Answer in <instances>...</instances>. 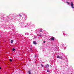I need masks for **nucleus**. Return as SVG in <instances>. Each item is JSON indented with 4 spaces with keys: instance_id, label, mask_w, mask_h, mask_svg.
<instances>
[{
    "instance_id": "obj_11",
    "label": "nucleus",
    "mask_w": 74,
    "mask_h": 74,
    "mask_svg": "<svg viewBox=\"0 0 74 74\" xmlns=\"http://www.w3.org/2000/svg\"><path fill=\"white\" fill-rule=\"evenodd\" d=\"M30 71H29L28 72V73H29H29H30Z\"/></svg>"
},
{
    "instance_id": "obj_8",
    "label": "nucleus",
    "mask_w": 74,
    "mask_h": 74,
    "mask_svg": "<svg viewBox=\"0 0 74 74\" xmlns=\"http://www.w3.org/2000/svg\"><path fill=\"white\" fill-rule=\"evenodd\" d=\"M40 32H42V30H40L39 31Z\"/></svg>"
},
{
    "instance_id": "obj_10",
    "label": "nucleus",
    "mask_w": 74,
    "mask_h": 74,
    "mask_svg": "<svg viewBox=\"0 0 74 74\" xmlns=\"http://www.w3.org/2000/svg\"><path fill=\"white\" fill-rule=\"evenodd\" d=\"M60 58L61 59H62L63 58V57H62V56H61V57H60Z\"/></svg>"
},
{
    "instance_id": "obj_4",
    "label": "nucleus",
    "mask_w": 74,
    "mask_h": 74,
    "mask_svg": "<svg viewBox=\"0 0 74 74\" xmlns=\"http://www.w3.org/2000/svg\"><path fill=\"white\" fill-rule=\"evenodd\" d=\"M33 43L34 45H36V44H37V43L35 41H33Z\"/></svg>"
},
{
    "instance_id": "obj_18",
    "label": "nucleus",
    "mask_w": 74,
    "mask_h": 74,
    "mask_svg": "<svg viewBox=\"0 0 74 74\" xmlns=\"http://www.w3.org/2000/svg\"><path fill=\"white\" fill-rule=\"evenodd\" d=\"M29 74H32V73L30 72V73H29Z\"/></svg>"
},
{
    "instance_id": "obj_15",
    "label": "nucleus",
    "mask_w": 74,
    "mask_h": 74,
    "mask_svg": "<svg viewBox=\"0 0 74 74\" xmlns=\"http://www.w3.org/2000/svg\"><path fill=\"white\" fill-rule=\"evenodd\" d=\"M20 16H21V17L22 16V15H21V14H19Z\"/></svg>"
},
{
    "instance_id": "obj_2",
    "label": "nucleus",
    "mask_w": 74,
    "mask_h": 74,
    "mask_svg": "<svg viewBox=\"0 0 74 74\" xmlns=\"http://www.w3.org/2000/svg\"><path fill=\"white\" fill-rule=\"evenodd\" d=\"M54 38H55L54 37H52L50 38V40H51V41H52L53 40H54Z\"/></svg>"
},
{
    "instance_id": "obj_3",
    "label": "nucleus",
    "mask_w": 74,
    "mask_h": 74,
    "mask_svg": "<svg viewBox=\"0 0 74 74\" xmlns=\"http://www.w3.org/2000/svg\"><path fill=\"white\" fill-rule=\"evenodd\" d=\"M45 67H46V68H48V67H49V65L48 64L45 65Z\"/></svg>"
},
{
    "instance_id": "obj_16",
    "label": "nucleus",
    "mask_w": 74,
    "mask_h": 74,
    "mask_svg": "<svg viewBox=\"0 0 74 74\" xmlns=\"http://www.w3.org/2000/svg\"><path fill=\"white\" fill-rule=\"evenodd\" d=\"M67 4H70V3H69V2H67Z\"/></svg>"
},
{
    "instance_id": "obj_19",
    "label": "nucleus",
    "mask_w": 74,
    "mask_h": 74,
    "mask_svg": "<svg viewBox=\"0 0 74 74\" xmlns=\"http://www.w3.org/2000/svg\"><path fill=\"white\" fill-rule=\"evenodd\" d=\"M39 36H40V37H41L42 36L41 35H40Z\"/></svg>"
},
{
    "instance_id": "obj_7",
    "label": "nucleus",
    "mask_w": 74,
    "mask_h": 74,
    "mask_svg": "<svg viewBox=\"0 0 74 74\" xmlns=\"http://www.w3.org/2000/svg\"><path fill=\"white\" fill-rule=\"evenodd\" d=\"M15 48H13L12 49V51H15Z\"/></svg>"
},
{
    "instance_id": "obj_5",
    "label": "nucleus",
    "mask_w": 74,
    "mask_h": 74,
    "mask_svg": "<svg viewBox=\"0 0 74 74\" xmlns=\"http://www.w3.org/2000/svg\"><path fill=\"white\" fill-rule=\"evenodd\" d=\"M57 58H60V57L59 56H57Z\"/></svg>"
},
{
    "instance_id": "obj_14",
    "label": "nucleus",
    "mask_w": 74,
    "mask_h": 74,
    "mask_svg": "<svg viewBox=\"0 0 74 74\" xmlns=\"http://www.w3.org/2000/svg\"><path fill=\"white\" fill-rule=\"evenodd\" d=\"M45 40L44 41L43 43H45Z\"/></svg>"
},
{
    "instance_id": "obj_13",
    "label": "nucleus",
    "mask_w": 74,
    "mask_h": 74,
    "mask_svg": "<svg viewBox=\"0 0 74 74\" xmlns=\"http://www.w3.org/2000/svg\"><path fill=\"white\" fill-rule=\"evenodd\" d=\"M30 51H32V49L30 48Z\"/></svg>"
},
{
    "instance_id": "obj_6",
    "label": "nucleus",
    "mask_w": 74,
    "mask_h": 74,
    "mask_svg": "<svg viewBox=\"0 0 74 74\" xmlns=\"http://www.w3.org/2000/svg\"><path fill=\"white\" fill-rule=\"evenodd\" d=\"M13 40H11V43H13Z\"/></svg>"
},
{
    "instance_id": "obj_20",
    "label": "nucleus",
    "mask_w": 74,
    "mask_h": 74,
    "mask_svg": "<svg viewBox=\"0 0 74 74\" xmlns=\"http://www.w3.org/2000/svg\"><path fill=\"white\" fill-rule=\"evenodd\" d=\"M1 67H0V69H1Z\"/></svg>"
},
{
    "instance_id": "obj_9",
    "label": "nucleus",
    "mask_w": 74,
    "mask_h": 74,
    "mask_svg": "<svg viewBox=\"0 0 74 74\" xmlns=\"http://www.w3.org/2000/svg\"><path fill=\"white\" fill-rule=\"evenodd\" d=\"M9 60L10 62H12V59H9Z\"/></svg>"
},
{
    "instance_id": "obj_1",
    "label": "nucleus",
    "mask_w": 74,
    "mask_h": 74,
    "mask_svg": "<svg viewBox=\"0 0 74 74\" xmlns=\"http://www.w3.org/2000/svg\"><path fill=\"white\" fill-rule=\"evenodd\" d=\"M73 5H74V4L72 2H71V7H72V8H74V7H73Z\"/></svg>"
},
{
    "instance_id": "obj_17",
    "label": "nucleus",
    "mask_w": 74,
    "mask_h": 74,
    "mask_svg": "<svg viewBox=\"0 0 74 74\" xmlns=\"http://www.w3.org/2000/svg\"><path fill=\"white\" fill-rule=\"evenodd\" d=\"M47 72H49V71L47 70Z\"/></svg>"
},
{
    "instance_id": "obj_12",
    "label": "nucleus",
    "mask_w": 74,
    "mask_h": 74,
    "mask_svg": "<svg viewBox=\"0 0 74 74\" xmlns=\"http://www.w3.org/2000/svg\"><path fill=\"white\" fill-rule=\"evenodd\" d=\"M41 66H42V67H43V65H42V64H41Z\"/></svg>"
}]
</instances>
